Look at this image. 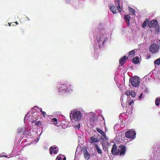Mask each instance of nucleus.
<instances>
[{
    "instance_id": "nucleus-29",
    "label": "nucleus",
    "mask_w": 160,
    "mask_h": 160,
    "mask_svg": "<svg viewBox=\"0 0 160 160\" xmlns=\"http://www.w3.org/2000/svg\"><path fill=\"white\" fill-rule=\"evenodd\" d=\"M159 26L156 27L155 33L156 34H158L159 32Z\"/></svg>"
},
{
    "instance_id": "nucleus-38",
    "label": "nucleus",
    "mask_w": 160,
    "mask_h": 160,
    "mask_svg": "<svg viewBox=\"0 0 160 160\" xmlns=\"http://www.w3.org/2000/svg\"><path fill=\"white\" fill-rule=\"evenodd\" d=\"M28 117L27 116V115H26L25 116V117H24V122H25V120H26V119H28V118H27Z\"/></svg>"
},
{
    "instance_id": "nucleus-21",
    "label": "nucleus",
    "mask_w": 160,
    "mask_h": 160,
    "mask_svg": "<svg viewBox=\"0 0 160 160\" xmlns=\"http://www.w3.org/2000/svg\"><path fill=\"white\" fill-rule=\"evenodd\" d=\"M106 142H101V144H102L103 149L105 151L107 150V147L105 145V144H107L108 145V143L107 141L106 140H105Z\"/></svg>"
},
{
    "instance_id": "nucleus-12",
    "label": "nucleus",
    "mask_w": 160,
    "mask_h": 160,
    "mask_svg": "<svg viewBox=\"0 0 160 160\" xmlns=\"http://www.w3.org/2000/svg\"><path fill=\"white\" fill-rule=\"evenodd\" d=\"M28 131V130L25 128H21L18 129V133L25 134Z\"/></svg>"
},
{
    "instance_id": "nucleus-44",
    "label": "nucleus",
    "mask_w": 160,
    "mask_h": 160,
    "mask_svg": "<svg viewBox=\"0 0 160 160\" xmlns=\"http://www.w3.org/2000/svg\"><path fill=\"white\" fill-rule=\"evenodd\" d=\"M63 160H66V158L65 157H64L63 158Z\"/></svg>"
},
{
    "instance_id": "nucleus-16",
    "label": "nucleus",
    "mask_w": 160,
    "mask_h": 160,
    "mask_svg": "<svg viewBox=\"0 0 160 160\" xmlns=\"http://www.w3.org/2000/svg\"><path fill=\"white\" fill-rule=\"evenodd\" d=\"M84 158L85 160H88L90 158V154L88 152L87 150H86L84 151Z\"/></svg>"
},
{
    "instance_id": "nucleus-19",
    "label": "nucleus",
    "mask_w": 160,
    "mask_h": 160,
    "mask_svg": "<svg viewBox=\"0 0 160 160\" xmlns=\"http://www.w3.org/2000/svg\"><path fill=\"white\" fill-rule=\"evenodd\" d=\"M135 52L134 50H132L129 52L128 53V56L130 58L133 57L135 55Z\"/></svg>"
},
{
    "instance_id": "nucleus-22",
    "label": "nucleus",
    "mask_w": 160,
    "mask_h": 160,
    "mask_svg": "<svg viewBox=\"0 0 160 160\" xmlns=\"http://www.w3.org/2000/svg\"><path fill=\"white\" fill-rule=\"evenodd\" d=\"M52 122H53V124L57 126H59L57 122V120L56 118H54L52 119Z\"/></svg>"
},
{
    "instance_id": "nucleus-2",
    "label": "nucleus",
    "mask_w": 160,
    "mask_h": 160,
    "mask_svg": "<svg viewBox=\"0 0 160 160\" xmlns=\"http://www.w3.org/2000/svg\"><path fill=\"white\" fill-rule=\"evenodd\" d=\"M72 113V112L70 114L71 119H73L74 121L79 122L81 119L82 115L84 113V111L82 108L76 109Z\"/></svg>"
},
{
    "instance_id": "nucleus-25",
    "label": "nucleus",
    "mask_w": 160,
    "mask_h": 160,
    "mask_svg": "<svg viewBox=\"0 0 160 160\" xmlns=\"http://www.w3.org/2000/svg\"><path fill=\"white\" fill-rule=\"evenodd\" d=\"M130 94H131V92H130V91H126L125 92V94L127 96H128V101L130 100V98L129 97H130Z\"/></svg>"
},
{
    "instance_id": "nucleus-15",
    "label": "nucleus",
    "mask_w": 160,
    "mask_h": 160,
    "mask_svg": "<svg viewBox=\"0 0 160 160\" xmlns=\"http://www.w3.org/2000/svg\"><path fill=\"white\" fill-rule=\"evenodd\" d=\"M127 59V57L125 56H124L123 58H121L119 60V63L120 65L122 66L125 63V61Z\"/></svg>"
},
{
    "instance_id": "nucleus-7",
    "label": "nucleus",
    "mask_w": 160,
    "mask_h": 160,
    "mask_svg": "<svg viewBox=\"0 0 160 160\" xmlns=\"http://www.w3.org/2000/svg\"><path fill=\"white\" fill-rule=\"evenodd\" d=\"M160 46L156 44H151L149 47L150 52L152 54L157 53L158 52Z\"/></svg>"
},
{
    "instance_id": "nucleus-42",
    "label": "nucleus",
    "mask_w": 160,
    "mask_h": 160,
    "mask_svg": "<svg viewBox=\"0 0 160 160\" xmlns=\"http://www.w3.org/2000/svg\"><path fill=\"white\" fill-rule=\"evenodd\" d=\"M36 121L34 120H32V123H34V122H35Z\"/></svg>"
},
{
    "instance_id": "nucleus-43",
    "label": "nucleus",
    "mask_w": 160,
    "mask_h": 160,
    "mask_svg": "<svg viewBox=\"0 0 160 160\" xmlns=\"http://www.w3.org/2000/svg\"><path fill=\"white\" fill-rule=\"evenodd\" d=\"M8 24L9 26H10L11 25V23H9V22H8Z\"/></svg>"
},
{
    "instance_id": "nucleus-17",
    "label": "nucleus",
    "mask_w": 160,
    "mask_h": 160,
    "mask_svg": "<svg viewBox=\"0 0 160 160\" xmlns=\"http://www.w3.org/2000/svg\"><path fill=\"white\" fill-rule=\"evenodd\" d=\"M142 90H143V91L142 92L143 93H144L145 94H146L149 92L148 88H147V87H146L144 85H142Z\"/></svg>"
},
{
    "instance_id": "nucleus-34",
    "label": "nucleus",
    "mask_w": 160,
    "mask_h": 160,
    "mask_svg": "<svg viewBox=\"0 0 160 160\" xmlns=\"http://www.w3.org/2000/svg\"><path fill=\"white\" fill-rule=\"evenodd\" d=\"M80 124L79 123L77 125L75 126L74 128L75 129H79L80 128Z\"/></svg>"
},
{
    "instance_id": "nucleus-27",
    "label": "nucleus",
    "mask_w": 160,
    "mask_h": 160,
    "mask_svg": "<svg viewBox=\"0 0 160 160\" xmlns=\"http://www.w3.org/2000/svg\"><path fill=\"white\" fill-rule=\"evenodd\" d=\"M103 137H104L105 139V140L104 138H101V139H102L103 141V142H106L105 140H106L107 141V140H108L109 139V138L108 137L106 136V134H105V136H103Z\"/></svg>"
},
{
    "instance_id": "nucleus-46",
    "label": "nucleus",
    "mask_w": 160,
    "mask_h": 160,
    "mask_svg": "<svg viewBox=\"0 0 160 160\" xmlns=\"http://www.w3.org/2000/svg\"><path fill=\"white\" fill-rule=\"evenodd\" d=\"M121 101H122H122L123 100V98L122 97L121 98Z\"/></svg>"
},
{
    "instance_id": "nucleus-47",
    "label": "nucleus",
    "mask_w": 160,
    "mask_h": 160,
    "mask_svg": "<svg viewBox=\"0 0 160 160\" xmlns=\"http://www.w3.org/2000/svg\"><path fill=\"white\" fill-rule=\"evenodd\" d=\"M68 1H69V0H66V2H67Z\"/></svg>"
},
{
    "instance_id": "nucleus-41",
    "label": "nucleus",
    "mask_w": 160,
    "mask_h": 160,
    "mask_svg": "<svg viewBox=\"0 0 160 160\" xmlns=\"http://www.w3.org/2000/svg\"><path fill=\"white\" fill-rule=\"evenodd\" d=\"M150 58V56H149V55H148L147 57V59H148Z\"/></svg>"
},
{
    "instance_id": "nucleus-36",
    "label": "nucleus",
    "mask_w": 160,
    "mask_h": 160,
    "mask_svg": "<svg viewBox=\"0 0 160 160\" xmlns=\"http://www.w3.org/2000/svg\"><path fill=\"white\" fill-rule=\"evenodd\" d=\"M133 102V100H132L130 102H129V104L130 105H132V104Z\"/></svg>"
},
{
    "instance_id": "nucleus-4",
    "label": "nucleus",
    "mask_w": 160,
    "mask_h": 160,
    "mask_svg": "<svg viewBox=\"0 0 160 160\" xmlns=\"http://www.w3.org/2000/svg\"><path fill=\"white\" fill-rule=\"evenodd\" d=\"M117 145L115 144L113 145L111 151L112 154L115 155L118 154L121 156H122L125 154L126 150V147L125 146L121 145L117 150Z\"/></svg>"
},
{
    "instance_id": "nucleus-40",
    "label": "nucleus",
    "mask_w": 160,
    "mask_h": 160,
    "mask_svg": "<svg viewBox=\"0 0 160 160\" xmlns=\"http://www.w3.org/2000/svg\"><path fill=\"white\" fill-rule=\"evenodd\" d=\"M146 25L144 23L142 25V27L143 28H144L145 27Z\"/></svg>"
},
{
    "instance_id": "nucleus-11",
    "label": "nucleus",
    "mask_w": 160,
    "mask_h": 160,
    "mask_svg": "<svg viewBox=\"0 0 160 160\" xmlns=\"http://www.w3.org/2000/svg\"><path fill=\"white\" fill-rule=\"evenodd\" d=\"M58 148L56 146H51L49 148L50 153L52 154L53 152L54 154H56L58 153Z\"/></svg>"
},
{
    "instance_id": "nucleus-26",
    "label": "nucleus",
    "mask_w": 160,
    "mask_h": 160,
    "mask_svg": "<svg viewBox=\"0 0 160 160\" xmlns=\"http://www.w3.org/2000/svg\"><path fill=\"white\" fill-rule=\"evenodd\" d=\"M160 103V98H157L155 100V103L157 106H159Z\"/></svg>"
},
{
    "instance_id": "nucleus-45",
    "label": "nucleus",
    "mask_w": 160,
    "mask_h": 160,
    "mask_svg": "<svg viewBox=\"0 0 160 160\" xmlns=\"http://www.w3.org/2000/svg\"><path fill=\"white\" fill-rule=\"evenodd\" d=\"M14 23H16L17 25L18 24V22L17 21L15 22Z\"/></svg>"
},
{
    "instance_id": "nucleus-8",
    "label": "nucleus",
    "mask_w": 160,
    "mask_h": 160,
    "mask_svg": "<svg viewBox=\"0 0 160 160\" xmlns=\"http://www.w3.org/2000/svg\"><path fill=\"white\" fill-rule=\"evenodd\" d=\"M125 136L127 138L133 140L136 138V132L134 129H131L126 132Z\"/></svg>"
},
{
    "instance_id": "nucleus-1",
    "label": "nucleus",
    "mask_w": 160,
    "mask_h": 160,
    "mask_svg": "<svg viewBox=\"0 0 160 160\" xmlns=\"http://www.w3.org/2000/svg\"><path fill=\"white\" fill-rule=\"evenodd\" d=\"M98 45L100 48L103 47L106 44V42L108 40L107 34L103 32H100L96 37Z\"/></svg>"
},
{
    "instance_id": "nucleus-50",
    "label": "nucleus",
    "mask_w": 160,
    "mask_h": 160,
    "mask_svg": "<svg viewBox=\"0 0 160 160\" xmlns=\"http://www.w3.org/2000/svg\"><path fill=\"white\" fill-rule=\"evenodd\" d=\"M12 26H14V24H13V25H12Z\"/></svg>"
},
{
    "instance_id": "nucleus-9",
    "label": "nucleus",
    "mask_w": 160,
    "mask_h": 160,
    "mask_svg": "<svg viewBox=\"0 0 160 160\" xmlns=\"http://www.w3.org/2000/svg\"><path fill=\"white\" fill-rule=\"evenodd\" d=\"M88 116L91 123H93L96 119V115L93 112H91L89 113H86L84 114V116Z\"/></svg>"
},
{
    "instance_id": "nucleus-33",
    "label": "nucleus",
    "mask_w": 160,
    "mask_h": 160,
    "mask_svg": "<svg viewBox=\"0 0 160 160\" xmlns=\"http://www.w3.org/2000/svg\"><path fill=\"white\" fill-rule=\"evenodd\" d=\"M36 126H40L41 125V122H38L35 123Z\"/></svg>"
},
{
    "instance_id": "nucleus-37",
    "label": "nucleus",
    "mask_w": 160,
    "mask_h": 160,
    "mask_svg": "<svg viewBox=\"0 0 160 160\" xmlns=\"http://www.w3.org/2000/svg\"><path fill=\"white\" fill-rule=\"evenodd\" d=\"M42 114L43 117H45V115H46V112H45L43 111V112H42Z\"/></svg>"
},
{
    "instance_id": "nucleus-5",
    "label": "nucleus",
    "mask_w": 160,
    "mask_h": 160,
    "mask_svg": "<svg viewBox=\"0 0 160 160\" xmlns=\"http://www.w3.org/2000/svg\"><path fill=\"white\" fill-rule=\"evenodd\" d=\"M120 0H117L116 1L115 5H112L109 7L110 11L114 14L117 13L118 12H121L122 9L120 6Z\"/></svg>"
},
{
    "instance_id": "nucleus-18",
    "label": "nucleus",
    "mask_w": 160,
    "mask_h": 160,
    "mask_svg": "<svg viewBox=\"0 0 160 160\" xmlns=\"http://www.w3.org/2000/svg\"><path fill=\"white\" fill-rule=\"evenodd\" d=\"M130 17L129 15H125L124 16V20L128 24V26H129L130 25Z\"/></svg>"
},
{
    "instance_id": "nucleus-49",
    "label": "nucleus",
    "mask_w": 160,
    "mask_h": 160,
    "mask_svg": "<svg viewBox=\"0 0 160 160\" xmlns=\"http://www.w3.org/2000/svg\"><path fill=\"white\" fill-rule=\"evenodd\" d=\"M32 116H33V115H32L31 116V117H32Z\"/></svg>"
},
{
    "instance_id": "nucleus-23",
    "label": "nucleus",
    "mask_w": 160,
    "mask_h": 160,
    "mask_svg": "<svg viewBox=\"0 0 160 160\" xmlns=\"http://www.w3.org/2000/svg\"><path fill=\"white\" fill-rule=\"evenodd\" d=\"M96 130L99 133L102 135V136L105 135V133L101 129L99 128H96Z\"/></svg>"
},
{
    "instance_id": "nucleus-51",
    "label": "nucleus",
    "mask_w": 160,
    "mask_h": 160,
    "mask_svg": "<svg viewBox=\"0 0 160 160\" xmlns=\"http://www.w3.org/2000/svg\"><path fill=\"white\" fill-rule=\"evenodd\" d=\"M74 160H76L75 158L74 159Z\"/></svg>"
},
{
    "instance_id": "nucleus-24",
    "label": "nucleus",
    "mask_w": 160,
    "mask_h": 160,
    "mask_svg": "<svg viewBox=\"0 0 160 160\" xmlns=\"http://www.w3.org/2000/svg\"><path fill=\"white\" fill-rule=\"evenodd\" d=\"M95 147L97 150L99 154H102V150L99 148L98 145H96L95 146Z\"/></svg>"
},
{
    "instance_id": "nucleus-48",
    "label": "nucleus",
    "mask_w": 160,
    "mask_h": 160,
    "mask_svg": "<svg viewBox=\"0 0 160 160\" xmlns=\"http://www.w3.org/2000/svg\"><path fill=\"white\" fill-rule=\"evenodd\" d=\"M3 156L4 157H7V156Z\"/></svg>"
},
{
    "instance_id": "nucleus-39",
    "label": "nucleus",
    "mask_w": 160,
    "mask_h": 160,
    "mask_svg": "<svg viewBox=\"0 0 160 160\" xmlns=\"http://www.w3.org/2000/svg\"><path fill=\"white\" fill-rule=\"evenodd\" d=\"M37 107L40 110V112L42 113V112H43L42 110V109L41 108H38V107Z\"/></svg>"
},
{
    "instance_id": "nucleus-6",
    "label": "nucleus",
    "mask_w": 160,
    "mask_h": 160,
    "mask_svg": "<svg viewBox=\"0 0 160 160\" xmlns=\"http://www.w3.org/2000/svg\"><path fill=\"white\" fill-rule=\"evenodd\" d=\"M129 83L133 87H137L139 86L140 80L138 77L131 78L129 79Z\"/></svg>"
},
{
    "instance_id": "nucleus-32",
    "label": "nucleus",
    "mask_w": 160,
    "mask_h": 160,
    "mask_svg": "<svg viewBox=\"0 0 160 160\" xmlns=\"http://www.w3.org/2000/svg\"><path fill=\"white\" fill-rule=\"evenodd\" d=\"M143 93L142 92H141V93L140 94V96H139L138 97V98L140 99H141L142 98H143L144 97V96H143V97H142V96H143Z\"/></svg>"
},
{
    "instance_id": "nucleus-13",
    "label": "nucleus",
    "mask_w": 160,
    "mask_h": 160,
    "mask_svg": "<svg viewBox=\"0 0 160 160\" xmlns=\"http://www.w3.org/2000/svg\"><path fill=\"white\" fill-rule=\"evenodd\" d=\"M90 142L92 143L97 142L99 141L98 138L95 136H93L90 137Z\"/></svg>"
},
{
    "instance_id": "nucleus-30",
    "label": "nucleus",
    "mask_w": 160,
    "mask_h": 160,
    "mask_svg": "<svg viewBox=\"0 0 160 160\" xmlns=\"http://www.w3.org/2000/svg\"><path fill=\"white\" fill-rule=\"evenodd\" d=\"M130 95L132 96V97L134 98L136 96V93L134 91H132L131 92Z\"/></svg>"
},
{
    "instance_id": "nucleus-14",
    "label": "nucleus",
    "mask_w": 160,
    "mask_h": 160,
    "mask_svg": "<svg viewBox=\"0 0 160 160\" xmlns=\"http://www.w3.org/2000/svg\"><path fill=\"white\" fill-rule=\"evenodd\" d=\"M127 59V57L125 56H124L123 58H121L119 60V63L120 65L122 66L125 63V61Z\"/></svg>"
},
{
    "instance_id": "nucleus-28",
    "label": "nucleus",
    "mask_w": 160,
    "mask_h": 160,
    "mask_svg": "<svg viewBox=\"0 0 160 160\" xmlns=\"http://www.w3.org/2000/svg\"><path fill=\"white\" fill-rule=\"evenodd\" d=\"M129 9L130 12H132L133 14L135 15V12L134 9L130 7H129Z\"/></svg>"
},
{
    "instance_id": "nucleus-10",
    "label": "nucleus",
    "mask_w": 160,
    "mask_h": 160,
    "mask_svg": "<svg viewBox=\"0 0 160 160\" xmlns=\"http://www.w3.org/2000/svg\"><path fill=\"white\" fill-rule=\"evenodd\" d=\"M158 25V21L156 20H153L149 23L148 25L150 28L156 27Z\"/></svg>"
},
{
    "instance_id": "nucleus-3",
    "label": "nucleus",
    "mask_w": 160,
    "mask_h": 160,
    "mask_svg": "<svg viewBox=\"0 0 160 160\" xmlns=\"http://www.w3.org/2000/svg\"><path fill=\"white\" fill-rule=\"evenodd\" d=\"M57 87L59 92L64 93L72 90L71 85L68 83L60 82L57 84Z\"/></svg>"
},
{
    "instance_id": "nucleus-31",
    "label": "nucleus",
    "mask_w": 160,
    "mask_h": 160,
    "mask_svg": "<svg viewBox=\"0 0 160 160\" xmlns=\"http://www.w3.org/2000/svg\"><path fill=\"white\" fill-rule=\"evenodd\" d=\"M154 63L156 64L159 65L160 63V59H157L155 61Z\"/></svg>"
},
{
    "instance_id": "nucleus-35",
    "label": "nucleus",
    "mask_w": 160,
    "mask_h": 160,
    "mask_svg": "<svg viewBox=\"0 0 160 160\" xmlns=\"http://www.w3.org/2000/svg\"><path fill=\"white\" fill-rule=\"evenodd\" d=\"M61 157L60 156H57L56 160H61Z\"/></svg>"
},
{
    "instance_id": "nucleus-52",
    "label": "nucleus",
    "mask_w": 160,
    "mask_h": 160,
    "mask_svg": "<svg viewBox=\"0 0 160 160\" xmlns=\"http://www.w3.org/2000/svg\"><path fill=\"white\" fill-rule=\"evenodd\" d=\"M24 160V159H22V160Z\"/></svg>"
},
{
    "instance_id": "nucleus-20",
    "label": "nucleus",
    "mask_w": 160,
    "mask_h": 160,
    "mask_svg": "<svg viewBox=\"0 0 160 160\" xmlns=\"http://www.w3.org/2000/svg\"><path fill=\"white\" fill-rule=\"evenodd\" d=\"M139 61V58L138 57H136L132 60V62L134 64H138Z\"/></svg>"
}]
</instances>
